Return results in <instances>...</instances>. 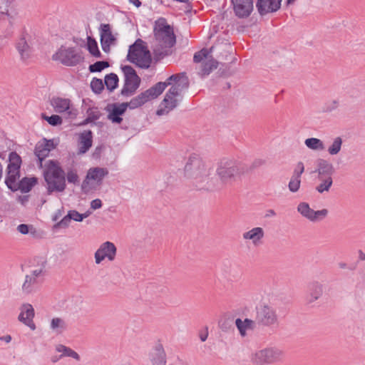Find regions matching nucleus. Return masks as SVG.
Listing matches in <instances>:
<instances>
[{"label": "nucleus", "instance_id": "nucleus-1", "mask_svg": "<svg viewBox=\"0 0 365 365\" xmlns=\"http://www.w3.org/2000/svg\"><path fill=\"white\" fill-rule=\"evenodd\" d=\"M168 86H171L168 91L160 108L157 110L158 115H167L178 106V97L181 92L189 86V80L185 73H180L170 76L165 82H158L153 87L142 92L130 102L125 103L127 108L134 109L143 106L151 99L159 96Z\"/></svg>", "mask_w": 365, "mask_h": 365}, {"label": "nucleus", "instance_id": "nucleus-2", "mask_svg": "<svg viewBox=\"0 0 365 365\" xmlns=\"http://www.w3.org/2000/svg\"><path fill=\"white\" fill-rule=\"evenodd\" d=\"M249 172L248 165L232 158H223L217 164L216 175L218 179L212 176L215 187L212 190H220L240 180Z\"/></svg>", "mask_w": 365, "mask_h": 365}, {"label": "nucleus", "instance_id": "nucleus-3", "mask_svg": "<svg viewBox=\"0 0 365 365\" xmlns=\"http://www.w3.org/2000/svg\"><path fill=\"white\" fill-rule=\"evenodd\" d=\"M153 32L155 38L151 48L154 59L158 61L172 53L171 48L175 44L176 39L173 28L164 18L155 21Z\"/></svg>", "mask_w": 365, "mask_h": 365}, {"label": "nucleus", "instance_id": "nucleus-4", "mask_svg": "<svg viewBox=\"0 0 365 365\" xmlns=\"http://www.w3.org/2000/svg\"><path fill=\"white\" fill-rule=\"evenodd\" d=\"M185 177L200 189L212 190V168L197 155L189 157L184 168Z\"/></svg>", "mask_w": 365, "mask_h": 365}, {"label": "nucleus", "instance_id": "nucleus-5", "mask_svg": "<svg viewBox=\"0 0 365 365\" xmlns=\"http://www.w3.org/2000/svg\"><path fill=\"white\" fill-rule=\"evenodd\" d=\"M127 59L141 68H148L150 66L152 58L145 42L138 38L130 46Z\"/></svg>", "mask_w": 365, "mask_h": 365}, {"label": "nucleus", "instance_id": "nucleus-6", "mask_svg": "<svg viewBox=\"0 0 365 365\" xmlns=\"http://www.w3.org/2000/svg\"><path fill=\"white\" fill-rule=\"evenodd\" d=\"M255 322L262 327H276L279 325V316L276 307L268 303H262L256 307Z\"/></svg>", "mask_w": 365, "mask_h": 365}, {"label": "nucleus", "instance_id": "nucleus-7", "mask_svg": "<svg viewBox=\"0 0 365 365\" xmlns=\"http://www.w3.org/2000/svg\"><path fill=\"white\" fill-rule=\"evenodd\" d=\"M284 355V351L279 348L266 347L255 351L251 361L255 365H269L282 361Z\"/></svg>", "mask_w": 365, "mask_h": 365}, {"label": "nucleus", "instance_id": "nucleus-8", "mask_svg": "<svg viewBox=\"0 0 365 365\" xmlns=\"http://www.w3.org/2000/svg\"><path fill=\"white\" fill-rule=\"evenodd\" d=\"M53 60L60 61L66 66H74L83 61L81 53L74 47L61 46L53 55Z\"/></svg>", "mask_w": 365, "mask_h": 365}, {"label": "nucleus", "instance_id": "nucleus-9", "mask_svg": "<svg viewBox=\"0 0 365 365\" xmlns=\"http://www.w3.org/2000/svg\"><path fill=\"white\" fill-rule=\"evenodd\" d=\"M21 164V157L16 152H11L9 156L7 175L5 183L7 187L12 190H16L17 189V182L20 178L19 170Z\"/></svg>", "mask_w": 365, "mask_h": 365}, {"label": "nucleus", "instance_id": "nucleus-10", "mask_svg": "<svg viewBox=\"0 0 365 365\" xmlns=\"http://www.w3.org/2000/svg\"><path fill=\"white\" fill-rule=\"evenodd\" d=\"M121 68L124 75V85L120 93L123 96L128 97L133 95L139 88L140 78L130 66H124Z\"/></svg>", "mask_w": 365, "mask_h": 365}, {"label": "nucleus", "instance_id": "nucleus-11", "mask_svg": "<svg viewBox=\"0 0 365 365\" xmlns=\"http://www.w3.org/2000/svg\"><path fill=\"white\" fill-rule=\"evenodd\" d=\"M51 105L55 112L58 113H65L69 119H74L78 115L77 109L74 108L69 98L53 97L51 99Z\"/></svg>", "mask_w": 365, "mask_h": 365}, {"label": "nucleus", "instance_id": "nucleus-12", "mask_svg": "<svg viewBox=\"0 0 365 365\" xmlns=\"http://www.w3.org/2000/svg\"><path fill=\"white\" fill-rule=\"evenodd\" d=\"M108 175V170L104 168H91L86 174L85 180L83 181L81 188L83 192H88L91 190V182L93 181L97 185H101L103 178Z\"/></svg>", "mask_w": 365, "mask_h": 365}, {"label": "nucleus", "instance_id": "nucleus-13", "mask_svg": "<svg viewBox=\"0 0 365 365\" xmlns=\"http://www.w3.org/2000/svg\"><path fill=\"white\" fill-rule=\"evenodd\" d=\"M117 248L115 245L109 241L102 243L94 254L95 262L101 264L105 259L113 262L115 259Z\"/></svg>", "mask_w": 365, "mask_h": 365}, {"label": "nucleus", "instance_id": "nucleus-14", "mask_svg": "<svg viewBox=\"0 0 365 365\" xmlns=\"http://www.w3.org/2000/svg\"><path fill=\"white\" fill-rule=\"evenodd\" d=\"M297 211L301 215L312 222L324 220L328 215V210L322 209L315 211L312 210L307 202H300L297 206Z\"/></svg>", "mask_w": 365, "mask_h": 365}, {"label": "nucleus", "instance_id": "nucleus-15", "mask_svg": "<svg viewBox=\"0 0 365 365\" xmlns=\"http://www.w3.org/2000/svg\"><path fill=\"white\" fill-rule=\"evenodd\" d=\"M16 48L20 59L24 63H29L33 56V48L30 38L22 35L16 43Z\"/></svg>", "mask_w": 365, "mask_h": 365}, {"label": "nucleus", "instance_id": "nucleus-16", "mask_svg": "<svg viewBox=\"0 0 365 365\" xmlns=\"http://www.w3.org/2000/svg\"><path fill=\"white\" fill-rule=\"evenodd\" d=\"M43 174L44 180L58 178V177L65 175V172L57 160H48L43 165Z\"/></svg>", "mask_w": 365, "mask_h": 365}, {"label": "nucleus", "instance_id": "nucleus-17", "mask_svg": "<svg viewBox=\"0 0 365 365\" xmlns=\"http://www.w3.org/2000/svg\"><path fill=\"white\" fill-rule=\"evenodd\" d=\"M235 15L241 19L248 17L253 11L252 0H231Z\"/></svg>", "mask_w": 365, "mask_h": 365}, {"label": "nucleus", "instance_id": "nucleus-18", "mask_svg": "<svg viewBox=\"0 0 365 365\" xmlns=\"http://www.w3.org/2000/svg\"><path fill=\"white\" fill-rule=\"evenodd\" d=\"M101 43L105 52L110 51V46L114 44L116 38L112 33L111 26L108 24H102L99 28Z\"/></svg>", "mask_w": 365, "mask_h": 365}, {"label": "nucleus", "instance_id": "nucleus-19", "mask_svg": "<svg viewBox=\"0 0 365 365\" xmlns=\"http://www.w3.org/2000/svg\"><path fill=\"white\" fill-rule=\"evenodd\" d=\"M264 237V230L260 227H252L242 233V239L247 242H250L255 247L261 245Z\"/></svg>", "mask_w": 365, "mask_h": 365}, {"label": "nucleus", "instance_id": "nucleus-20", "mask_svg": "<svg viewBox=\"0 0 365 365\" xmlns=\"http://www.w3.org/2000/svg\"><path fill=\"white\" fill-rule=\"evenodd\" d=\"M18 16L11 0H0V19H6L11 25L14 24Z\"/></svg>", "mask_w": 365, "mask_h": 365}, {"label": "nucleus", "instance_id": "nucleus-21", "mask_svg": "<svg viewBox=\"0 0 365 365\" xmlns=\"http://www.w3.org/2000/svg\"><path fill=\"white\" fill-rule=\"evenodd\" d=\"M282 0H257L256 7L261 16L278 11L281 6Z\"/></svg>", "mask_w": 365, "mask_h": 365}, {"label": "nucleus", "instance_id": "nucleus-22", "mask_svg": "<svg viewBox=\"0 0 365 365\" xmlns=\"http://www.w3.org/2000/svg\"><path fill=\"white\" fill-rule=\"evenodd\" d=\"M21 312L19 315L18 319L29 327L31 330L36 329V325L34 323L33 319L34 317V309L31 304H24L21 308Z\"/></svg>", "mask_w": 365, "mask_h": 365}, {"label": "nucleus", "instance_id": "nucleus-23", "mask_svg": "<svg viewBox=\"0 0 365 365\" xmlns=\"http://www.w3.org/2000/svg\"><path fill=\"white\" fill-rule=\"evenodd\" d=\"M127 110V104L113 103L107 107L108 111V118L113 123H120L123 118L120 117Z\"/></svg>", "mask_w": 365, "mask_h": 365}, {"label": "nucleus", "instance_id": "nucleus-24", "mask_svg": "<svg viewBox=\"0 0 365 365\" xmlns=\"http://www.w3.org/2000/svg\"><path fill=\"white\" fill-rule=\"evenodd\" d=\"M324 293V285L319 281H312L307 287V302L309 304L318 300Z\"/></svg>", "mask_w": 365, "mask_h": 365}, {"label": "nucleus", "instance_id": "nucleus-25", "mask_svg": "<svg viewBox=\"0 0 365 365\" xmlns=\"http://www.w3.org/2000/svg\"><path fill=\"white\" fill-rule=\"evenodd\" d=\"M45 182L46 183V187L48 195L53 192H62L66 187L65 175L58 177V178L46 179Z\"/></svg>", "mask_w": 365, "mask_h": 365}, {"label": "nucleus", "instance_id": "nucleus-26", "mask_svg": "<svg viewBox=\"0 0 365 365\" xmlns=\"http://www.w3.org/2000/svg\"><path fill=\"white\" fill-rule=\"evenodd\" d=\"M53 148V143L50 140L38 143L35 147V154L39 160V166L43 167V160L46 158L51 150Z\"/></svg>", "mask_w": 365, "mask_h": 365}, {"label": "nucleus", "instance_id": "nucleus-27", "mask_svg": "<svg viewBox=\"0 0 365 365\" xmlns=\"http://www.w3.org/2000/svg\"><path fill=\"white\" fill-rule=\"evenodd\" d=\"M150 361L153 365H166V354L161 344L155 346L150 353Z\"/></svg>", "mask_w": 365, "mask_h": 365}, {"label": "nucleus", "instance_id": "nucleus-28", "mask_svg": "<svg viewBox=\"0 0 365 365\" xmlns=\"http://www.w3.org/2000/svg\"><path fill=\"white\" fill-rule=\"evenodd\" d=\"M315 172L317 173V177H332V175L334 173V168L333 165L327 160L319 159Z\"/></svg>", "mask_w": 365, "mask_h": 365}, {"label": "nucleus", "instance_id": "nucleus-29", "mask_svg": "<svg viewBox=\"0 0 365 365\" xmlns=\"http://www.w3.org/2000/svg\"><path fill=\"white\" fill-rule=\"evenodd\" d=\"M92 132L91 130H86L81 133L79 137V153H85L92 146Z\"/></svg>", "mask_w": 365, "mask_h": 365}, {"label": "nucleus", "instance_id": "nucleus-30", "mask_svg": "<svg viewBox=\"0 0 365 365\" xmlns=\"http://www.w3.org/2000/svg\"><path fill=\"white\" fill-rule=\"evenodd\" d=\"M38 287V281L34 276L26 275L21 286L23 293L28 294L35 292Z\"/></svg>", "mask_w": 365, "mask_h": 365}, {"label": "nucleus", "instance_id": "nucleus-31", "mask_svg": "<svg viewBox=\"0 0 365 365\" xmlns=\"http://www.w3.org/2000/svg\"><path fill=\"white\" fill-rule=\"evenodd\" d=\"M319 183L315 190L320 194L328 192L333 184V179L331 176L317 177Z\"/></svg>", "mask_w": 365, "mask_h": 365}, {"label": "nucleus", "instance_id": "nucleus-32", "mask_svg": "<svg viewBox=\"0 0 365 365\" xmlns=\"http://www.w3.org/2000/svg\"><path fill=\"white\" fill-rule=\"evenodd\" d=\"M217 66L218 62L216 60H215L212 56H210L202 63L199 74L201 76H207L214 69H216Z\"/></svg>", "mask_w": 365, "mask_h": 365}, {"label": "nucleus", "instance_id": "nucleus-33", "mask_svg": "<svg viewBox=\"0 0 365 365\" xmlns=\"http://www.w3.org/2000/svg\"><path fill=\"white\" fill-rule=\"evenodd\" d=\"M66 328V322L63 318L54 317L51 320L50 329L53 332L60 334H62Z\"/></svg>", "mask_w": 365, "mask_h": 365}, {"label": "nucleus", "instance_id": "nucleus-34", "mask_svg": "<svg viewBox=\"0 0 365 365\" xmlns=\"http://www.w3.org/2000/svg\"><path fill=\"white\" fill-rule=\"evenodd\" d=\"M255 321L250 319H245L244 321L237 319L235 321L236 327L242 336L246 335L247 329H252L255 327Z\"/></svg>", "mask_w": 365, "mask_h": 365}, {"label": "nucleus", "instance_id": "nucleus-35", "mask_svg": "<svg viewBox=\"0 0 365 365\" xmlns=\"http://www.w3.org/2000/svg\"><path fill=\"white\" fill-rule=\"evenodd\" d=\"M87 117L81 123V125H85L88 123H95L98 120L101 116L102 115L100 110L96 108H90L86 111Z\"/></svg>", "mask_w": 365, "mask_h": 365}, {"label": "nucleus", "instance_id": "nucleus-36", "mask_svg": "<svg viewBox=\"0 0 365 365\" xmlns=\"http://www.w3.org/2000/svg\"><path fill=\"white\" fill-rule=\"evenodd\" d=\"M56 350L58 352L62 353L61 355L60 356V358L63 356H69L76 359V361L80 360V356L77 352L63 344L57 345L56 347Z\"/></svg>", "mask_w": 365, "mask_h": 365}, {"label": "nucleus", "instance_id": "nucleus-37", "mask_svg": "<svg viewBox=\"0 0 365 365\" xmlns=\"http://www.w3.org/2000/svg\"><path fill=\"white\" fill-rule=\"evenodd\" d=\"M36 183V179L35 178H24L20 180L19 182H17V188L21 190L23 192H28Z\"/></svg>", "mask_w": 365, "mask_h": 365}, {"label": "nucleus", "instance_id": "nucleus-38", "mask_svg": "<svg viewBox=\"0 0 365 365\" xmlns=\"http://www.w3.org/2000/svg\"><path fill=\"white\" fill-rule=\"evenodd\" d=\"M343 140L341 137H336L333 139L331 145L327 148V152L330 155H336L341 150Z\"/></svg>", "mask_w": 365, "mask_h": 365}, {"label": "nucleus", "instance_id": "nucleus-39", "mask_svg": "<svg viewBox=\"0 0 365 365\" xmlns=\"http://www.w3.org/2000/svg\"><path fill=\"white\" fill-rule=\"evenodd\" d=\"M305 145L311 150H323L324 149V143L319 138H310L304 141Z\"/></svg>", "mask_w": 365, "mask_h": 365}, {"label": "nucleus", "instance_id": "nucleus-40", "mask_svg": "<svg viewBox=\"0 0 365 365\" xmlns=\"http://www.w3.org/2000/svg\"><path fill=\"white\" fill-rule=\"evenodd\" d=\"M87 49L96 58H101V53L98 49L97 41L91 36L87 37Z\"/></svg>", "mask_w": 365, "mask_h": 365}, {"label": "nucleus", "instance_id": "nucleus-41", "mask_svg": "<svg viewBox=\"0 0 365 365\" xmlns=\"http://www.w3.org/2000/svg\"><path fill=\"white\" fill-rule=\"evenodd\" d=\"M104 82L107 88L112 91L118 86V77L116 74L111 73L105 76Z\"/></svg>", "mask_w": 365, "mask_h": 365}, {"label": "nucleus", "instance_id": "nucleus-42", "mask_svg": "<svg viewBox=\"0 0 365 365\" xmlns=\"http://www.w3.org/2000/svg\"><path fill=\"white\" fill-rule=\"evenodd\" d=\"M301 186V178L292 175L288 183V189L291 192H297Z\"/></svg>", "mask_w": 365, "mask_h": 365}, {"label": "nucleus", "instance_id": "nucleus-43", "mask_svg": "<svg viewBox=\"0 0 365 365\" xmlns=\"http://www.w3.org/2000/svg\"><path fill=\"white\" fill-rule=\"evenodd\" d=\"M41 117L43 120H46L48 124L53 126L60 125L63 123V119L58 115H52L51 116L46 115L45 113L41 114Z\"/></svg>", "mask_w": 365, "mask_h": 365}, {"label": "nucleus", "instance_id": "nucleus-44", "mask_svg": "<svg viewBox=\"0 0 365 365\" xmlns=\"http://www.w3.org/2000/svg\"><path fill=\"white\" fill-rule=\"evenodd\" d=\"M109 66V63L108 61H97L93 64L89 66V71L91 73L94 72H101L104 68H108Z\"/></svg>", "mask_w": 365, "mask_h": 365}, {"label": "nucleus", "instance_id": "nucleus-45", "mask_svg": "<svg viewBox=\"0 0 365 365\" xmlns=\"http://www.w3.org/2000/svg\"><path fill=\"white\" fill-rule=\"evenodd\" d=\"M91 87L93 92L100 93L104 88L103 83L101 79L94 78L91 82Z\"/></svg>", "mask_w": 365, "mask_h": 365}, {"label": "nucleus", "instance_id": "nucleus-46", "mask_svg": "<svg viewBox=\"0 0 365 365\" xmlns=\"http://www.w3.org/2000/svg\"><path fill=\"white\" fill-rule=\"evenodd\" d=\"M209 51L208 50L203 48L201 51L197 52L195 53L193 56V61L195 63H200L202 60L205 59V61L210 57L209 56Z\"/></svg>", "mask_w": 365, "mask_h": 365}, {"label": "nucleus", "instance_id": "nucleus-47", "mask_svg": "<svg viewBox=\"0 0 365 365\" xmlns=\"http://www.w3.org/2000/svg\"><path fill=\"white\" fill-rule=\"evenodd\" d=\"M66 179L68 182L76 184L78 182L79 178L76 171L71 170L67 172Z\"/></svg>", "mask_w": 365, "mask_h": 365}, {"label": "nucleus", "instance_id": "nucleus-48", "mask_svg": "<svg viewBox=\"0 0 365 365\" xmlns=\"http://www.w3.org/2000/svg\"><path fill=\"white\" fill-rule=\"evenodd\" d=\"M304 172V163L302 162L299 161L297 163L296 168L293 171L292 175L301 178L302 175Z\"/></svg>", "mask_w": 365, "mask_h": 365}, {"label": "nucleus", "instance_id": "nucleus-49", "mask_svg": "<svg viewBox=\"0 0 365 365\" xmlns=\"http://www.w3.org/2000/svg\"><path fill=\"white\" fill-rule=\"evenodd\" d=\"M266 164V160L262 158H257L253 160L250 167L248 166L249 170L258 168Z\"/></svg>", "mask_w": 365, "mask_h": 365}, {"label": "nucleus", "instance_id": "nucleus-50", "mask_svg": "<svg viewBox=\"0 0 365 365\" xmlns=\"http://www.w3.org/2000/svg\"><path fill=\"white\" fill-rule=\"evenodd\" d=\"M69 217L76 222H81L83 220V217L81 213L76 210H71L68 212Z\"/></svg>", "mask_w": 365, "mask_h": 365}, {"label": "nucleus", "instance_id": "nucleus-51", "mask_svg": "<svg viewBox=\"0 0 365 365\" xmlns=\"http://www.w3.org/2000/svg\"><path fill=\"white\" fill-rule=\"evenodd\" d=\"M71 219L69 217L68 214L66 215L58 224L56 226L59 227H66L68 226Z\"/></svg>", "mask_w": 365, "mask_h": 365}, {"label": "nucleus", "instance_id": "nucleus-52", "mask_svg": "<svg viewBox=\"0 0 365 365\" xmlns=\"http://www.w3.org/2000/svg\"><path fill=\"white\" fill-rule=\"evenodd\" d=\"M17 230L22 235H26L29 232V226L26 224H21L17 227Z\"/></svg>", "mask_w": 365, "mask_h": 365}, {"label": "nucleus", "instance_id": "nucleus-53", "mask_svg": "<svg viewBox=\"0 0 365 365\" xmlns=\"http://www.w3.org/2000/svg\"><path fill=\"white\" fill-rule=\"evenodd\" d=\"M102 207V202L100 199H95L91 202V208L93 210H97Z\"/></svg>", "mask_w": 365, "mask_h": 365}, {"label": "nucleus", "instance_id": "nucleus-54", "mask_svg": "<svg viewBox=\"0 0 365 365\" xmlns=\"http://www.w3.org/2000/svg\"><path fill=\"white\" fill-rule=\"evenodd\" d=\"M208 336V329L205 327L204 330L199 332V337L202 341H205Z\"/></svg>", "mask_w": 365, "mask_h": 365}, {"label": "nucleus", "instance_id": "nucleus-55", "mask_svg": "<svg viewBox=\"0 0 365 365\" xmlns=\"http://www.w3.org/2000/svg\"><path fill=\"white\" fill-rule=\"evenodd\" d=\"M338 106V101L334 100V101H332L331 103V106L329 108H326V111H331L332 110H334L337 108Z\"/></svg>", "mask_w": 365, "mask_h": 365}, {"label": "nucleus", "instance_id": "nucleus-56", "mask_svg": "<svg viewBox=\"0 0 365 365\" xmlns=\"http://www.w3.org/2000/svg\"><path fill=\"white\" fill-rule=\"evenodd\" d=\"M41 272H42V270L41 269H37L32 271V272L30 274H27V275L28 276H34L36 279H37V277L38 276H40Z\"/></svg>", "mask_w": 365, "mask_h": 365}, {"label": "nucleus", "instance_id": "nucleus-57", "mask_svg": "<svg viewBox=\"0 0 365 365\" xmlns=\"http://www.w3.org/2000/svg\"><path fill=\"white\" fill-rule=\"evenodd\" d=\"M0 341H5L6 344H9L11 341V335H5L0 337Z\"/></svg>", "mask_w": 365, "mask_h": 365}, {"label": "nucleus", "instance_id": "nucleus-58", "mask_svg": "<svg viewBox=\"0 0 365 365\" xmlns=\"http://www.w3.org/2000/svg\"><path fill=\"white\" fill-rule=\"evenodd\" d=\"M129 2L134 4L136 7H139L141 5V2L139 0H129Z\"/></svg>", "mask_w": 365, "mask_h": 365}, {"label": "nucleus", "instance_id": "nucleus-59", "mask_svg": "<svg viewBox=\"0 0 365 365\" xmlns=\"http://www.w3.org/2000/svg\"><path fill=\"white\" fill-rule=\"evenodd\" d=\"M276 215V212L274 210H269L267 211V214L266 215V216L269 217V216H275Z\"/></svg>", "mask_w": 365, "mask_h": 365}, {"label": "nucleus", "instance_id": "nucleus-60", "mask_svg": "<svg viewBox=\"0 0 365 365\" xmlns=\"http://www.w3.org/2000/svg\"><path fill=\"white\" fill-rule=\"evenodd\" d=\"M339 267L341 269H346L347 267V264L344 262L339 263Z\"/></svg>", "mask_w": 365, "mask_h": 365}, {"label": "nucleus", "instance_id": "nucleus-61", "mask_svg": "<svg viewBox=\"0 0 365 365\" xmlns=\"http://www.w3.org/2000/svg\"><path fill=\"white\" fill-rule=\"evenodd\" d=\"M359 259L363 261L365 260V253L361 251L359 252Z\"/></svg>", "mask_w": 365, "mask_h": 365}, {"label": "nucleus", "instance_id": "nucleus-62", "mask_svg": "<svg viewBox=\"0 0 365 365\" xmlns=\"http://www.w3.org/2000/svg\"><path fill=\"white\" fill-rule=\"evenodd\" d=\"M59 358H60V356L59 357H58V356H53L51 358V361L53 362V363H56V362H57L58 361Z\"/></svg>", "mask_w": 365, "mask_h": 365}, {"label": "nucleus", "instance_id": "nucleus-63", "mask_svg": "<svg viewBox=\"0 0 365 365\" xmlns=\"http://www.w3.org/2000/svg\"><path fill=\"white\" fill-rule=\"evenodd\" d=\"M295 1H296V0H287V5L293 4Z\"/></svg>", "mask_w": 365, "mask_h": 365}, {"label": "nucleus", "instance_id": "nucleus-64", "mask_svg": "<svg viewBox=\"0 0 365 365\" xmlns=\"http://www.w3.org/2000/svg\"><path fill=\"white\" fill-rule=\"evenodd\" d=\"M81 215L83 217V219H84L89 215V212H86L84 214H81Z\"/></svg>", "mask_w": 365, "mask_h": 365}]
</instances>
